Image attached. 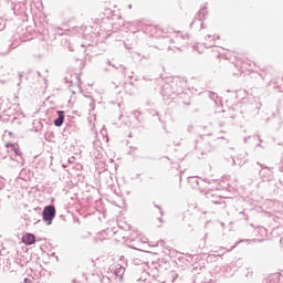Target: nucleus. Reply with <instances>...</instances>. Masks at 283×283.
Returning a JSON list of instances; mask_svg holds the SVG:
<instances>
[{
  "instance_id": "f257e3e1",
  "label": "nucleus",
  "mask_w": 283,
  "mask_h": 283,
  "mask_svg": "<svg viewBox=\"0 0 283 283\" xmlns=\"http://www.w3.org/2000/svg\"><path fill=\"white\" fill-rule=\"evenodd\" d=\"M174 38L170 39L172 43H176V46H172L175 50H180V46L187 45L189 43V34H182L181 32H174Z\"/></svg>"
},
{
  "instance_id": "f03ea898",
  "label": "nucleus",
  "mask_w": 283,
  "mask_h": 283,
  "mask_svg": "<svg viewBox=\"0 0 283 283\" xmlns=\"http://www.w3.org/2000/svg\"><path fill=\"white\" fill-rule=\"evenodd\" d=\"M56 217V208L52 205L44 207L42 211V218L46 224H52V221Z\"/></svg>"
},
{
  "instance_id": "7ed1b4c3",
  "label": "nucleus",
  "mask_w": 283,
  "mask_h": 283,
  "mask_svg": "<svg viewBox=\"0 0 283 283\" xmlns=\"http://www.w3.org/2000/svg\"><path fill=\"white\" fill-rule=\"evenodd\" d=\"M207 14H209V12L207 11V7H203L196 14L195 21L191 23V25L200 24L201 29L205 30V23H202V21L207 19Z\"/></svg>"
},
{
  "instance_id": "20e7f679",
  "label": "nucleus",
  "mask_w": 283,
  "mask_h": 283,
  "mask_svg": "<svg viewBox=\"0 0 283 283\" xmlns=\"http://www.w3.org/2000/svg\"><path fill=\"white\" fill-rule=\"evenodd\" d=\"M262 169L260 171V176L262 178V180L270 182V180H273V170H271V168L261 165Z\"/></svg>"
},
{
  "instance_id": "39448f33",
  "label": "nucleus",
  "mask_w": 283,
  "mask_h": 283,
  "mask_svg": "<svg viewBox=\"0 0 283 283\" xmlns=\"http://www.w3.org/2000/svg\"><path fill=\"white\" fill-rule=\"evenodd\" d=\"M57 118L54 119L53 124L55 127H62L63 123L65 122V112L64 111H56Z\"/></svg>"
},
{
  "instance_id": "423d86ee",
  "label": "nucleus",
  "mask_w": 283,
  "mask_h": 283,
  "mask_svg": "<svg viewBox=\"0 0 283 283\" xmlns=\"http://www.w3.org/2000/svg\"><path fill=\"white\" fill-rule=\"evenodd\" d=\"M23 244H27V247H30L36 242V237L32 233H27L22 237Z\"/></svg>"
},
{
  "instance_id": "0eeeda50",
  "label": "nucleus",
  "mask_w": 283,
  "mask_h": 283,
  "mask_svg": "<svg viewBox=\"0 0 283 283\" xmlns=\"http://www.w3.org/2000/svg\"><path fill=\"white\" fill-rule=\"evenodd\" d=\"M217 39H220V35H211V34H208L207 36H206V41H209V42H206L205 43V46L206 48H213V46H216V40Z\"/></svg>"
},
{
  "instance_id": "6e6552de",
  "label": "nucleus",
  "mask_w": 283,
  "mask_h": 283,
  "mask_svg": "<svg viewBox=\"0 0 283 283\" xmlns=\"http://www.w3.org/2000/svg\"><path fill=\"white\" fill-rule=\"evenodd\" d=\"M114 275L116 280H118V282H123V276L125 275V268L122 265H118L114 271Z\"/></svg>"
},
{
  "instance_id": "1a4fd4ad",
  "label": "nucleus",
  "mask_w": 283,
  "mask_h": 283,
  "mask_svg": "<svg viewBox=\"0 0 283 283\" xmlns=\"http://www.w3.org/2000/svg\"><path fill=\"white\" fill-rule=\"evenodd\" d=\"M188 182L192 185V187H200V180H198V177H189Z\"/></svg>"
},
{
  "instance_id": "9d476101",
  "label": "nucleus",
  "mask_w": 283,
  "mask_h": 283,
  "mask_svg": "<svg viewBox=\"0 0 283 283\" xmlns=\"http://www.w3.org/2000/svg\"><path fill=\"white\" fill-rule=\"evenodd\" d=\"M213 205H220L221 209H227V202L224 199L219 197V200H212Z\"/></svg>"
},
{
  "instance_id": "9b49d317",
  "label": "nucleus",
  "mask_w": 283,
  "mask_h": 283,
  "mask_svg": "<svg viewBox=\"0 0 283 283\" xmlns=\"http://www.w3.org/2000/svg\"><path fill=\"white\" fill-rule=\"evenodd\" d=\"M7 147H11V149L14 151L15 156H21V150L17 147V145L7 144Z\"/></svg>"
},
{
  "instance_id": "f8f14e48",
  "label": "nucleus",
  "mask_w": 283,
  "mask_h": 283,
  "mask_svg": "<svg viewBox=\"0 0 283 283\" xmlns=\"http://www.w3.org/2000/svg\"><path fill=\"white\" fill-rule=\"evenodd\" d=\"M2 30H6V23L0 22V32H1Z\"/></svg>"
},
{
  "instance_id": "ddd939ff",
  "label": "nucleus",
  "mask_w": 283,
  "mask_h": 283,
  "mask_svg": "<svg viewBox=\"0 0 283 283\" xmlns=\"http://www.w3.org/2000/svg\"><path fill=\"white\" fill-rule=\"evenodd\" d=\"M133 114H134L135 118H138V116H140V112H138V111H134Z\"/></svg>"
},
{
  "instance_id": "4468645a",
  "label": "nucleus",
  "mask_w": 283,
  "mask_h": 283,
  "mask_svg": "<svg viewBox=\"0 0 283 283\" xmlns=\"http://www.w3.org/2000/svg\"><path fill=\"white\" fill-rule=\"evenodd\" d=\"M155 207H156L157 209H159V211H160V216H163V209H160V206L155 205Z\"/></svg>"
},
{
  "instance_id": "2eb2a0df",
  "label": "nucleus",
  "mask_w": 283,
  "mask_h": 283,
  "mask_svg": "<svg viewBox=\"0 0 283 283\" xmlns=\"http://www.w3.org/2000/svg\"><path fill=\"white\" fill-rule=\"evenodd\" d=\"M24 283H32V280L25 277V279H24Z\"/></svg>"
},
{
  "instance_id": "dca6fc26",
  "label": "nucleus",
  "mask_w": 283,
  "mask_h": 283,
  "mask_svg": "<svg viewBox=\"0 0 283 283\" xmlns=\"http://www.w3.org/2000/svg\"><path fill=\"white\" fill-rule=\"evenodd\" d=\"M125 48H126V50H132V46L128 45L127 43H125Z\"/></svg>"
},
{
  "instance_id": "f3484780",
  "label": "nucleus",
  "mask_w": 283,
  "mask_h": 283,
  "mask_svg": "<svg viewBox=\"0 0 283 283\" xmlns=\"http://www.w3.org/2000/svg\"><path fill=\"white\" fill-rule=\"evenodd\" d=\"M17 163H23V157H20V159H17Z\"/></svg>"
},
{
  "instance_id": "a211bd4d",
  "label": "nucleus",
  "mask_w": 283,
  "mask_h": 283,
  "mask_svg": "<svg viewBox=\"0 0 283 283\" xmlns=\"http://www.w3.org/2000/svg\"><path fill=\"white\" fill-rule=\"evenodd\" d=\"M235 247H238V243H235L229 251H233V249H235Z\"/></svg>"
},
{
  "instance_id": "6ab92c4d",
  "label": "nucleus",
  "mask_w": 283,
  "mask_h": 283,
  "mask_svg": "<svg viewBox=\"0 0 283 283\" xmlns=\"http://www.w3.org/2000/svg\"><path fill=\"white\" fill-rule=\"evenodd\" d=\"M232 165H238V163L235 161V159H232Z\"/></svg>"
},
{
  "instance_id": "aec40b11",
  "label": "nucleus",
  "mask_w": 283,
  "mask_h": 283,
  "mask_svg": "<svg viewBox=\"0 0 283 283\" xmlns=\"http://www.w3.org/2000/svg\"><path fill=\"white\" fill-rule=\"evenodd\" d=\"M220 50H222V48H219V49H218L219 54L221 53Z\"/></svg>"
},
{
  "instance_id": "412c9836",
  "label": "nucleus",
  "mask_w": 283,
  "mask_h": 283,
  "mask_svg": "<svg viewBox=\"0 0 283 283\" xmlns=\"http://www.w3.org/2000/svg\"><path fill=\"white\" fill-rule=\"evenodd\" d=\"M280 242H281V244H283V238H281Z\"/></svg>"
},
{
  "instance_id": "4be33fe9",
  "label": "nucleus",
  "mask_w": 283,
  "mask_h": 283,
  "mask_svg": "<svg viewBox=\"0 0 283 283\" xmlns=\"http://www.w3.org/2000/svg\"><path fill=\"white\" fill-rule=\"evenodd\" d=\"M129 10H132V4L128 6Z\"/></svg>"
},
{
  "instance_id": "5701e85b",
  "label": "nucleus",
  "mask_w": 283,
  "mask_h": 283,
  "mask_svg": "<svg viewBox=\"0 0 283 283\" xmlns=\"http://www.w3.org/2000/svg\"><path fill=\"white\" fill-rule=\"evenodd\" d=\"M9 136H12V132H9Z\"/></svg>"
},
{
  "instance_id": "b1692460",
  "label": "nucleus",
  "mask_w": 283,
  "mask_h": 283,
  "mask_svg": "<svg viewBox=\"0 0 283 283\" xmlns=\"http://www.w3.org/2000/svg\"><path fill=\"white\" fill-rule=\"evenodd\" d=\"M248 138H244V143H247Z\"/></svg>"
},
{
  "instance_id": "393cba45",
  "label": "nucleus",
  "mask_w": 283,
  "mask_h": 283,
  "mask_svg": "<svg viewBox=\"0 0 283 283\" xmlns=\"http://www.w3.org/2000/svg\"><path fill=\"white\" fill-rule=\"evenodd\" d=\"M207 196H208V198H209V197L211 196V193H208Z\"/></svg>"
},
{
  "instance_id": "a878e982",
  "label": "nucleus",
  "mask_w": 283,
  "mask_h": 283,
  "mask_svg": "<svg viewBox=\"0 0 283 283\" xmlns=\"http://www.w3.org/2000/svg\"><path fill=\"white\" fill-rule=\"evenodd\" d=\"M237 165H239V166H240V165H242V163H239V164H237Z\"/></svg>"
},
{
  "instance_id": "bb28decb",
  "label": "nucleus",
  "mask_w": 283,
  "mask_h": 283,
  "mask_svg": "<svg viewBox=\"0 0 283 283\" xmlns=\"http://www.w3.org/2000/svg\"><path fill=\"white\" fill-rule=\"evenodd\" d=\"M159 221L163 222V219L159 218Z\"/></svg>"
},
{
  "instance_id": "cd10ccee",
  "label": "nucleus",
  "mask_w": 283,
  "mask_h": 283,
  "mask_svg": "<svg viewBox=\"0 0 283 283\" xmlns=\"http://www.w3.org/2000/svg\"><path fill=\"white\" fill-rule=\"evenodd\" d=\"M10 52V49H8L7 53Z\"/></svg>"
},
{
  "instance_id": "c85d7f7f",
  "label": "nucleus",
  "mask_w": 283,
  "mask_h": 283,
  "mask_svg": "<svg viewBox=\"0 0 283 283\" xmlns=\"http://www.w3.org/2000/svg\"><path fill=\"white\" fill-rule=\"evenodd\" d=\"M129 136V138H132V134L130 135H128Z\"/></svg>"
},
{
  "instance_id": "c756f323",
  "label": "nucleus",
  "mask_w": 283,
  "mask_h": 283,
  "mask_svg": "<svg viewBox=\"0 0 283 283\" xmlns=\"http://www.w3.org/2000/svg\"><path fill=\"white\" fill-rule=\"evenodd\" d=\"M177 92H180V90H177Z\"/></svg>"
}]
</instances>
